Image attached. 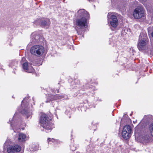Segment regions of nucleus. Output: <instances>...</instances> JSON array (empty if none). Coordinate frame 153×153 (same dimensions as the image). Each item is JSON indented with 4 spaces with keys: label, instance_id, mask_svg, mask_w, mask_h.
<instances>
[{
    "label": "nucleus",
    "instance_id": "1",
    "mask_svg": "<svg viewBox=\"0 0 153 153\" xmlns=\"http://www.w3.org/2000/svg\"><path fill=\"white\" fill-rule=\"evenodd\" d=\"M72 79H69V82H71V86L73 89H78L79 93H81L82 91H86L87 92L84 93L83 94L82 98L83 100V102L84 103H88L90 102L88 101V98L91 96L93 97L94 94V91L96 90V88L93 85H90L91 80L89 79L88 82H87L85 86L83 87L80 86L79 84V81L78 79L76 78L74 80L71 81Z\"/></svg>",
    "mask_w": 153,
    "mask_h": 153
},
{
    "label": "nucleus",
    "instance_id": "2",
    "mask_svg": "<svg viewBox=\"0 0 153 153\" xmlns=\"http://www.w3.org/2000/svg\"><path fill=\"white\" fill-rule=\"evenodd\" d=\"M39 123L41 126L45 129L46 132H50L54 127L51 118H49L48 115L45 114H41Z\"/></svg>",
    "mask_w": 153,
    "mask_h": 153
},
{
    "label": "nucleus",
    "instance_id": "3",
    "mask_svg": "<svg viewBox=\"0 0 153 153\" xmlns=\"http://www.w3.org/2000/svg\"><path fill=\"white\" fill-rule=\"evenodd\" d=\"M29 97H27L24 98L22 102V110L21 112L23 115H25L28 118L32 114V104H29Z\"/></svg>",
    "mask_w": 153,
    "mask_h": 153
},
{
    "label": "nucleus",
    "instance_id": "4",
    "mask_svg": "<svg viewBox=\"0 0 153 153\" xmlns=\"http://www.w3.org/2000/svg\"><path fill=\"white\" fill-rule=\"evenodd\" d=\"M11 142L10 140H7L5 142L4 146V149L7 150L8 153L18 152L21 149V147L18 145H15L14 146H10Z\"/></svg>",
    "mask_w": 153,
    "mask_h": 153
},
{
    "label": "nucleus",
    "instance_id": "5",
    "mask_svg": "<svg viewBox=\"0 0 153 153\" xmlns=\"http://www.w3.org/2000/svg\"><path fill=\"white\" fill-rule=\"evenodd\" d=\"M48 96L47 98V100L46 101V103L54 100L65 98L64 96L62 94L54 95L56 92V90L54 89L51 88H49L48 89Z\"/></svg>",
    "mask_w": 153,
    "mask_h": 153
},
{
    "label": "nucleus",
    "instance_id": "6",
    "mask_svg": "<svg viewBox=\"0 0 153 153\" xmlns=\"http://www.w3.org/2000/svg\"><path fill=\"white\" fill-rule=\"evenodd\" d=\"M45 51L44 47L40 45H36L32 47L30 49L31 54L39 57L43 54Z\"/></svg>",
    "mask_w": 153,
    "mask_h": 153
},
{
    "label": "nucleus",
    "instance_id": "7",
    "mask_svg": "<svg viewBox=\"0 0 153 153\" xmlns=\"http://www.w3.org/2000/svg\"><path fill=\"white\" fill-rule=\"evenodd\" d=\"M147 39V36L146 33L143 32L140 33L137 45L140 51L143 50L145 48Z\"/></svg>",
    "mask_w": 153,
    "mask_h": 153
},
{
    "label": "nucleus",
    "instance_id": "8",
    "mask_svg": "<svg viewBox=\"0 0 153 153\" xmlns=\"http://www.w3.org/2000/svg\"><path fill=\"white\" fill-rule=\"evenodd\" d=\"M89 18L75 19L76 26L80 29H84V32L88 30V20Z\"/></svg>",
    "mask_w": 153,
    "mask_h": 153
},
{
    "label": "nucleus",
    "instance_id": "9",
    "mask_svg": "<svg viewBox=\"0 0 153 153\" xmlns=\"http://www.w3.org/2000/svg\"><path fill=\"white\" fill-rule=\"evenodd\" d=\"M145 12L143 7H138L134 10L133 13V16L135 19H140L144 17Z\"/></svg>",
    "mask_w": 153,
    "mask_h": 153
},
{
    "label": "nucleus",
    "instance_id": "10",
    "mask_svg": "<svg viewBox=\"0 0 153 153\" xmlns=\"http://www.w3.org/2000/svg\"><path fill=\"white\" fill-rule=\"evenodd\" d=\"M111 13H109L107 15L108 21L110 25L113 27H116L118 25V21L115 15L111 14Z\"/></svg>",
    "mask_w": 153,
    "mask_h": 153
},
{
    "label": "nucleus",
    "instance_id": "11",
    "mask_svg": "<svg viewBox=\"0 0 153 153\" xmlns=\"http://www.w3.org/2000/svg\"><path fill=\"white\" fill-rule=\"evenodd\" d=\"M34 23L37 25H40L42 27L47 28L50 25L51 22L48 18H40L35 20Z\"/></svg>",
    "mask_w": 153,
    "mask_h": 153
},
{
    "label": "nucleus",
    "instance_id": "12",
    "mask_svg": "<svg viewBox=\"0 0 153 153\" xmlns=\"http://www.w3.org/2000/svg\"><path fill=\"white\" fill-rule=\"evenodd\" d=\"M31 63L30 65H29L27 62H26L22 64V67L23 69L25 71L30 73H33L34 71V70L33 68L31 65H35L36 64V61L35 60H30Z\"/></svg>",
    "mask_w": 153,
    "mask_h": 153
},
{
    "label": "nucleus",
    "instance_id": "13",
    "mask_svg": "<svg viewBox=\"0 0 153 153\" xmlns=\"http://www.w3.org/2000/svg\"><path fill=\"white\" fill-rule=\"evenodd\" d=\"M75 19L89 18V15L88 13L84 9H80L78 10L75 14Z\"/></svg>",
    "mask_w": 153,
    "mask_h": 153
},
{
    "label": "nucleus",
    "instance_id": "14",
    "mask_svg": "<svg viewBox=\"0 0 153 153\" xmlns=\"http://www.w3.org/2000/svg\"><path fill=\"white\" fill-rule=\"evenodd\" d=\"M131 130L128 125L125 126L123 128L122 133L123 137L126 140L128 139L131 135Z\"/></svg>",
    "mask_w": 153,
    "mask_h": 153
},
{
    "label": "nucleus",
    "instance_id": "15",
    "mask_svg": "<svg viewBox=\"0 0 153 153\" xmlns=\"http://www.w3.org/2000/svg\"><path fill=\"white\" fill-rule=\"evenodd\" d=\"M27 139L26 135L22 133H20L18 135V140L19 142L24 143Z\"/></svg>",
    "mask_w": 153,
    "mask_h": 153
},
{
    "label": "nucleus",
    "instance_id": "16",
    "mask_svg": "<svg viewBox=\"0 0 153 153\" xmlns=\"http://www.w3.org/2000/svg\"><path fill=\"white\" fill-rule=\"evenodd\" d=\"M18 64V62L15 60H12L9 65L10 67H11L13 69H16Z\"/></svg>",
    "mask_w": 153,
    "mask_h": 153
},
{
    "label": "nucleus",
    "instance_id": "17",
    "mask_svg": "<svg viewBox=\"0 0 153 153\" xmlns=\"http://www.w3.org/2000/svg\"><path fill=\"white\" fill-rule=\"evenodd\" d=\"M31 39L32 40V42H37V40L39 39V36L35 32L32 33L31 35Z\"/></svg>",
    "mask_w": 153,
    "mask_h": 153
},
{
    "label": "nucleus",
    "instance_id": "18",
    "mask_svg": "<svg viewBox=\"0 0 153 153\" xmlns=\"http://www.w3.org/2000/svg\"><path fill=\"white\" fill-rule=\"evenodd\" d=\"M48 141L49 144H52L53 143L54 145L56 144H58V143H60V142L57 140H55L53 138H49L48 139Z\"/></svg>",
    "mask_w": 153,
    "mask_h": 153
},
{
    "label": "nucleus",
    "instance_id": "19",
    "mask_svg": "<svg viewBox=\"0 0 153 153\" xmlns=\"http://www.w3.org/2000/svg\"><path fill=\"white\" fill-rule=\"evenodd\" d=\"M151 134H149L145 135L142 138L143 140L145 143H147L150 141L151 139Z\"/></svg>",
    "mask_w": 153,
    "mask_h": 153
},
{
    "label": "nucleus",
    "instance_id": "20",
    "mask_svg": "<svg viewBox=\"0 0 153 153\" xmlns=\"http://www.w3.org/2000/svg\"><path fill=\"white\" fill-rule=\"evenodd\" d=\"M13 119L12 118V119H10L9 122L10 123V126H11L12 129H13L14 131H15L14 129H16V126H17V124L16 123L15 124V122L13 120Z\"/></svg>",
    "mask_w": 153,
    "mask_h": 153
},
{
    "label": "nucleus",
    "instance_id": "21",
    "mask_svg": "<svg viewBox=\"0 0 153 153\" xmlns=\"http://www.w3.org/2000/svg\"><path fill=\"white\" fill-rule=\"evenodd\" d=\"M38 146L37 145H33L31 147L30 150L31 151L34 152L38 149Z\"/></svg>",
    "mask_w": 153,
    "mask_h": 153
},
{
    "label": "nucleus",
    "instance_id": "22",
    "mask_svg": "<svg viewBox=\"0 0 153 153\" xmlns=\"http://www.w3.org/2000/svg\"><path fill=\"white\" fill-rule=\"evenodd\" d=\"M71 109L69 108H68L67 110L65 111V114H66L67 115H68V117L69 118H70L71 117Z\"/></svg>",
    "mask_w": 153,
    "mask_h": 153
},
{
    "label": "nucleus",
    "instance_id": "23",
    "mask_svg": "<svg viewBox=\"0 0 153 153\" xmlns=\"http://www.w3.org/2000/svg\"><path fill=\"white\" fill-rule=\"evenodd\" d=\"M78 147L79 146L78 145L75 146L74 144H72L70 146V150L72 151H75Z\"/></svg>",
    "mask_w": 153,
    "mask_h": 153
},
{
    "label": "nucleus",
    "instance_id": "24",
    "mask_svg": "<svg viewBox=\"0 0 153 153\" xmlns=\"http://www.w3.org/2000/svg\"><path fill=\"white\" fill-rule=\"evenodd\" d=\"M112 34H111V37L112 38H109V44H112V43H114V42H115V37L112 36Z\"/></svg>",
    "mask_w": 153,
    "mask_h": 153
},
{
    "label": "nucleus",
    "instance_id": "25",
    "mask_svg": "<svg viewBox=\"0 0 153 153\" xmlns=\"http://www.w3.org/2000/svg\"><path fill=\"white\" fill-rule=\"evenodd\" d=\"M149 129L152 134H153V123L150 125Z\"/></svg>",
    "mask_w": 153,
    "mask_h": 153
},
{
    "label": "nucleus",
    "instance_id": "26",
    "mask_svg": "<svg viewBox=\"0 0 153 153\" xmlns=\"http://www.w3.org/2000/svg\"><path fill=\"white\" fill-rule=\"evenodd\" d=\"M118 0H111V4L113 6L117 2Z\"/></svg>",
    "mask_w": 153,
    "mask_h": 153
},
{
    "label": "nucleus",
    "instance_id": "27",
    "mask_svg": "<svg viewBox=\"0 0 153 153\" xmlns=\"http://www.w3.org/2000/svg\"><path fill=\"white\" fill-rule=\"evenodd\" d=\"M140 125V123L138 125V126H137L135 128V131H136L137 130H138V129H139V128Z\"/></svg>",
    "mask_w": 153,
    "mask_h": 153
},
{
    "label": "nucleus",
    "instance_id": "28",
    "mask_svg": "<svg viewBox=\"0 0 153 153\" xmlns=\"http://www.w3.org/2000/svg\"><path fill=\"white\" fill-rule=\"evenodd\" d=\"M96 100L98 102H100L102 101V100L101 98H96Z\"/></svg>",
    "mask_w": 153,
    "mask_h": 153
},
{
    "label": "nucleus",
    "instance_id": "29",
    "mask_svg": "<svg viewBox=\"0 0 153 153\" xmlns=\"http://www.w3.org/2000/svg\"><path fill=\"white\" fill-rule=\"evenodd\" d=\"M77 32V33L79 35H82V36L83 37H84V35L82 34V33L81 32H80L78 31L77 30H76Z\"/></svg>",
    "mask_w": 153,
    "mask_h": 153
},
{
    "label": "nucleus",
    "instance_id": "30",
    "mask_svg": "<svg viewBox=\"0 0 153 153\" xmlns=\"http://www.w3.org/2000/svg\"><path fill=\"white\" fill-rule=\"evenodd\" d=\"M88 0L90 1H92V2L95 1H96V0Z\"/></svg>",
    "mask_w": 153,
    "mask_h": 153
},
{
    "label": "nucleus",
    "instance_id": "31",
    "mask_svg": "<svg viewBox=\"0 0 153 153\" xmlns=\"http://www.w3.org/2000/svg\"><path fill=\"white\" fill-rule=\"evenodd\" d=\"M25 58L23 57L22 58V61L23 60H25Z\"/></svg>",
    "mask_w": 153,
    "mask_h": 153
},
{
    "label": "nucleus",
    "instance_id": "32",
    "mask_svg": "<svg viewBox=\"0 0 153 153\" xmlns=\"http://www.w3.org/2000/svg\"><path fill=\"white\" fill-rule=\"evenodd\" d=\"M55 115L57 117V118H58L57 114L56 113H55Z\"/></svg>",
    "mask_w": 153,
    "mask_h": 153
},
{
    "label": "nucleus",
    "instance_id": "33",
    "mask_svg": "<svg viewBox=\"0 0 153 153\" xmlns=\"http://www.w3.org/2000/svg\"><path fill=\"white\" fill-rule=\"evenodd\" d=\"M57 92L58 93L59 92V90H56Z\"/></svg>",
    "mask_w": 153,
    "mask_h": 153
},
{
    "label": "nucleus",
    "instance_id": "34",
    "mask_svg": "<svg viewBox=\"0 0 153 153\" xmlns=\"http://www.w3.org/2000/svg\"><path fill=\"white\" fill-rule=\"evenodd\" d=\"M152 37H153V32L152 33Z\"/></svg>",
    "mask_w": 153,
    "mask_h": 153
},
{
    "label": "nucleus",
    "instance_id": "35",
    "mask_svg": "<svg viewBox=\"0 0 153 153\" xmlns=\"http://www.w3.org/2000/svg\"><path fill=\"white\" fill-rule=\"evenodd\" d=\"M15 116H16V114H14V117H15Z\"/></svg>",
    "mask_w": 153,
    "mask_h": 153
},
{
    "label": "nucleus",
    "instance_id": "36",
    "mask_svg": "<svg viewBox=\"0 0 153 153\" xmlns=\"http://www.w3.org/2000/svg\"><path fill=\"white\" fill-rule=\"evenodd\" d=\"M32 99H33V101H34V98H33Z\"/></svg>",
    "mask_w": 153,
    "mask_h": 153
},
{
    "label": "nucleus",
    "instance_id": "37",
    "mask_svg": "<svg viewBox=\"0 0 153 153\" xmlns=\"http://www.w3.org/2000/svg\"><path fill=\"white\" fill-rule=\"evenodd\" d=\"M143 1H146V0H142Z\"/></svg>",
    "mask_w": 153,
    "mask_h": 153
}]
</instances>
